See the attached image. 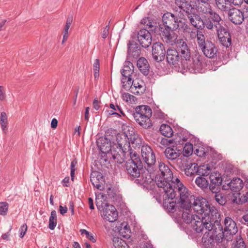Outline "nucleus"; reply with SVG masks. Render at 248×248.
<instances>
[{
    "label": "nucleus",
    "instance_id": "obj_1",
    "mask_svg": "<svg viewBox=\"0 0 248 248\" xmlns=\"http://www.w3.org/2000/svg\"><path fill=\"white\" fill-rule=\"evenodd\" d=\"M158 168L161 175L155 176V183L159 188L160 192H165L170 198L175 196L174 189L172 188V182L175 181L173 174L169 167L163 162L158 165Z\"/></svg>",
    "mask_w": 248,
    "mask_h": 248
},
{
    "label": "nucleus",
    "instance_id": "obj_2",
    "mask_svg": "<svg viewBox=\"0 0 248 248\" xmlns=\"http://www.w3.org/2000/svg\"><path fill=\"white\" fill-rule=\"evenodd\" d=\"M171 185L172 188L174 189L175 197L176 192H178L180 197V207H184L185 205L191 207L192 200L195 197L190 195L188 190L180 182L178 178H175V181L172 182Z\"/></svg>",
    "mask_w": 248,
    "mask_h": 248
},
{
    "label": "nucleus",
    "instance_id": "obj_3",
    "mask_svg": "<svg viewBox=\"0 0 248 248\" xmlns=\"http://www.w3.org/2000/svg\"><path fill=\"white\" fill-rule=\"evenodd\" d=\"M152 115L151 108L148 106H140L136 108L132 114L134 120L140 126L148 128L152 126L150 117Z\"/></svg>",
    "mask_w": 248,
    "mask_h": 248
},
{
    "label": "nucleus",
    "instance_id": "obj_4",
    "mask_svg": "<svg viewBox=\"0 0 248 248\" xmlns=\"http://www.w3.org/2000/svg\"><path fill=\"white\" fill-rule=\"evenodd\" d=\"M96 205L97 209L101 211V216L104 219L110 222H113L117 220L118 213L113 205L104 203L101 201H98L97 199Z\"/></svg>",
    "mask_w": 248,
    "mask_h": 248
},
{
    "label": "nucleus",
    "instance_id": "obj_5",
    "mask_svg": "<svg viewBox=\"0 0 248 248\" xmlns=\"http://www.w3.org/2000/svg\"><path fill=\"white\" fill-rule=\"evenodd\" d=\"M206 6L207 8L205 11L203 10V12L205 14L209 13L210 16L205 22V27L208 29L215 31L223 27V22H220L221 19L219 15L211 9L208 3L206 4Z\"/></svg>",
    "mask_w": 248,
    "mask_h": 248
},
{
    "label": "nucleus",
    "instance_id": "obj_6",
    "mask_svg": "<svg viewBox=\"0 0 248 248\" xmlns=\"http://www.w3.org/2000/svg\"><path fill=\"white\" fill-rule=\"evenodd\" d=\"M205 219H209L208 222H211L214 226L213 232H217L221 231L222 230V226L220 223V220L218 219L220 214L217 208L214 206H211L209 204V209L207 210V213L204 215Z\"/></svg>",
    "mask_w": 248,
    "mask_h": 248
},
{
    "label": "nucleus",
    "instance_id": "obj_7",
    "mask_svg": "<svg viewBox=\"0 0 248 248\" xmlns=\"http://www.w3.org/2000/svg\"><path fill=\"white\" fill-rule=\"evenodd\" d=\"M195 218L193 222L190 223L193 229L198 233H200L204 230L209 232H213L214 226L209 221V219H205L204 216L200 217L197 216L195 217Z\"/></svg>",
    "mask_w": 248,
    "mask_h": 248
},
{
    "label": "nucleus",
    "instance_id": "obj_8",
    "mask_svg": "<svg viewBox=\"0 0 248 248\" xmlns=\"http://www.w3.org/2000/svg\"><path fill=\"white\" fill-rule=\"evenodd\" d=\"M143 166L141 160L127 161L125 164L126 171L131 179L140 176L143 170Z\"/></svg>",
    "mask_w": 248,
    "mask_h": 248
},
{
    "label": "nucleus",
    "instance_id": "obj_9",
    "mask_svg": "<svg viewBox=\"0 0 248 248\" xmlns=\"http://www.w3.org/2000/svg\"><path fill=\"white\" fill-rule=\"evenodd\" d=\"M175 30L169 28H161L160 36L163 41L171 46L175 45L179 40Z\"/></svg>",
    "mask_w": 248,
    "mask_h": 248
},
{
    "label": "nucleus",
    "instance_id": "obj_10",
    "mask_svg": "<svg viewBox=\"0 0 248 248\" xmlns=\"http://www.w3.org/2000/svg\"><path fill=\"white\" fill-rule=\"evenodd\" d=\"M209 203L208 201L202 197H197L192 200L191 207L198 214H203L207 213V210L209 209Z\"/></svg>",
    "mask_w": 248,
    "mask_h": 248
},
{
    "label": "nucleus",
    "instance_id": "obj_11",
    "mask_svg": "<svg viewBox=\"0 0 248 248\" xmlns=\"http://www.w3.org/2000/svg\"><path fill=\"white\" fill-rule=\"evenodd\" d=\"M141 156L149 168H152L155 163V156L152 148L148 145H143L141 147Z\"/></svg>",
    "mask_w": 248,
    "mask_h": 248
},
{
    "label": "nucleus",
    "instance_id": "obj_12",
    "mask_svg": "<svg viewBox=\"0 0 248 248\" xmlns=\"http://www.w3.org/2000/svg\"><path fill=\"white\" fill-rule=\"evenodd\" d=\"M152 52L154 60L157 62L163 61L166 53L163 44L160 42L153 44Z\"/></svg>",
    "mask_w": 248,
    "mask_h": 248
},
{
    "label": "nucleus",
    "instance_id": "obj_13",
    "mask_svg": "<svg viewBox=\"0 0 248 248\" xmlns=\"http://www.w3.org/2000/svg\"><path fill=\"white\" fill-rule=\"evenodd\" d=\"M138 41L141 46L144 48L148 47L152 44V37L149 31L141 29L137 34Z\"/></svg>",
    "mask_w": 248,
    "mask_h": 248
},
{
    "label": "nucleus",
    "instance_id": "obj_14",
    "mask_svg": "<svg viewBox=\"0 0 248 248\" xmlns=\"http://www.w3.org/2000/svg\"><path fill=\"white\" fill-rule=\"evenodd\" d=\"M162 20L165 28L176 30L179 27L178 18L173 14L169 12L164 14L162 16Z\"/></svg>",
    "mask_w": 248,
    "mask_h": 248
},
{
    "label": "nucleus",
    "instance_id": "obj_15",
    "mask_svg": "<svg viewBox=\"0 0 248 248\" xmlns=\"http://www.w3.org/2000/svg\"><path fill=\"white\" fill-rule=\"evenodd\" d=\"M177 49L180 57L186 61H190L191 54L190 50L186 42L183 39H179L176 43Z\"/></svg>",
    "mask_w": 248,
    "mask_h": 248
},
{
    "label": "nucleus",
    "instance_id": "obj_16",
    "mask_svg": "<svg viewBox=\"0 0 248 248\" xmlns=\"http://www.w3.org/2000/svg\"><path fill=\"white\" fill-rule=\"evenodd\" d=\"M177 49L180 57L186 61H190L191 54L190 50L186 42L183 39H179L176 43Z\"/></svg>",
    "mask_w": 248,
    "mask_h": 248
},
{
    "label": "nucleus",
    "instance_id": "obj_17",
    "mask_svg": "<svg viewBox=\"0 0 248 248\" xmlns=\"http://www.w3.org/2000/svg\"><path fill=\"white\" fill-rule=\"evenodd\" d=\"M180 55L176 49L169 48L166 52V59L168 63L174 67H179L181 62Z\"/></svg>",
    "mask_w": 248,
    "mask_h": 248
},
{
    "label": "nucleus",
    "instance_id": "obj_18",
    "mask_svg": "<svg viewBox=\"0 0 248 248\" xmlns=\"http://www.w3.org/2000/svg\"><path fill=\"white\" fill-rule=\"evenodd\" d=\"M224 232L226 236L231 238L238 232V228L235 221L230 217H226L224 220Z\"/></svg>",
    "mask_w": 248,
    "mask_h": 248
},
{
    "label": "nucleus",
    "instance_id": "obj_19",
    "mask_svg": "<svg viewBox=\"0 0 248 248\" xmlns=\"http://www.w3.org/2000/svg\"><path fill=\"white\" fill-rule=\"evenodd\" d=\"M153 177L154 176L152 177L149 172V170L147 169L140 172V176L137 177L135 182L144 187H148L149 185H151L154 183Z\"/></svg>",
    "mask_w": 248,
    "mask_h": 248
},
{
    "label": "nucleus",
    "instance_id": "obj_20",
    "mask_svg": "<svg viewBox=\"0 0 248 248\" xmlns=\"http://www.w3.org/2000/svg\"><path fill=\"white\" fill-rule=\"evenodd\" d=\"M216 31L221 45L226 47L230 46L232 44V39L230 33L227 30L223 27Z\"/></svg>",
    "mask_w": 248,
    "mask_h": 248
},
{
    "label": "nucleus",
    "instance_id": "obj_21",
    "mask_svg": "<svg viewBox=\"0 0 248 248\" xmlns=\"http://www.w3.org/2000/svg\"><path fill=\"white\" fill-rule=\"evenodd\" d=\"M116 139L119 146L118 149L120 151L125 153L129 151L131 146L130 145L129 141H128L127 134L125 133L119 134L117 135Z\"/></svg>",
    "mask_w": 248,
    "mask_h": 248
},
{
    "label": "nucleus",
    "instance_id": "obj_22",
    "mask_svg": "<svg viewBox=\"0 0 248 248\" xmlns=\"http://www.w3.org/2000/svg\"><path fill=\"white\" fill-rule=\"evenodd\" d=\"M187 13V17L190 23L197 30H202L205 26V22H203L200 15L195 13Z\"/></svg>",
    "mask_w": 248,
    "mask_h": 248
},
{
    "label": "nucleus",
    "instance_id": "obj_23",
    "mask_svg": "<svg viewBox=\"0 0 248 248\" xmlns=\"http://www.w3.org/2000/svg\"><path fill=\"white\" fill-rule=\"evenodd\" d=\"M201 49L204 55L209 58H214L217 56L218 49L215 45L211 41H206V44Z\"/></svg>",
    "mask_w": 248,
    "mask_h": 248
},
{
    "label": "nucleus",
    "instance_id": "obj_24",
    "mask_svg": "<svg viewBox=\"0 0 248 248\" xmlns=\"http://www.w3.org/2000/svg\"><path fill=\"white\" fill-rule=\"evenodd\" d=\"M229 18L233 23L239 25L244 21V14L240 10L232 9L229 11Z\"/></svg>",
    "mask_w": 248,
    "mask_h": 248
},
{
    "label": "nucleus",
    "instance_id": "obj_25",
    "mask_svg": "<svg viewBox=\"0 0 248 248\" xmlns=\"http://www.w3.org/2000/svg\"><path fill=\"white\" fill-rule=\"evenodd\" d=\"M140 48L138 45L133 41H129L127 50L129 59H137L140 56Z\"/></svg>",
    "mask_w": 248,
    "mask_h": 248
},
{
    "label": "nucleus",
    "instance_id": "obj_26",
    "mask_svg": "<svg viewBox=\"0 0 248 248\" xmlns=\"http://www.w3.org/2000/svg\"><path fill=\"white\" fill-rule=\"evenodd\" d=\"M191 207H188L185 205L184 207H180V211L182 212V218L184 222L187 224H190L193 222L195 217L198 215L193 214L191 213L190 209Z\"/></svg>",
    "mask_w": 248,
    "mask_h": 248
},
{
    "label": "nucleus",
    "instance_id": "obj_27",
    "mask_svg": "<svg viewBox=\"0 0 248 248\" xmlns=\"http://www.w3.org/2000/svg\"><path fill=\"white\" fill-rule=\"evenodd\" d=\"M97 143L100 151L110 156V154L112 151L110 141L106 138H101L97 140Z\"/></svg>",
    "mask_w": 248,
    "mask_h": 248
},
{
    "label": "nucleus",
    "instance_id": "obj_28",
    "mask_svg": "<svg viewBox=\"0 0 248 248\" xmlns=\"http://www.w3.org/2000/svg\"><path fill=\"white\" fill-rule=\"evenodd\" d=\"M160 192L162 194H164L163 195L164 199L163 205L164 207L169 212H174L175 211L176 207H177L176 202L173 201L175 196L174 197L170 198L169 196H168L165 192Z\"/></svg>",
    "mask_w": 248,
    "mask_h": 248
},
{
    "label": "nucleus",
    "instance_id": "obj_29",
    "mask_svg": "<svg viewBox=\"0 0 248 248\" xmlns=\"http://www.w3.org/2000/svg\"><path fill=\"white\" fill-rule=\"evenodd\" d=\"M164 154L168 159L173 160L177 159L180 156L181 151L180 150H178L176 147H168L165 150Z\"/></svg>",
    "mask_w": 248,
    "mask_h": 248
},
{
    "label": "nucleus",
    "instance_id": "obj_30",
    "mask_svg": "<svg viewBox=\"0 0 248 248\" xmlns=\"http://www.w3.org/2000/svg\"><path fill=\"white\" fill-rule=\"evenodd\" d=\"M137 66L140 71L144 75H147L149 71V64L147 60L143 58H140L137 63Z\"/></svg>",
    "mask_w": 248,
    "mask_h": 248
},
{
    "label": "nucleus",
    "instance_id": "obj_31",
    "mask_svg": "<svg viewBox=\"0 0 248 248\" xmlns=\"http://www.w3.org/2000/svg\"><path fill=\"white\" fill-rule=\"evenodd\" d=\"M218 234H217L215 238V242L219 246L222 245V243H223V246H225V245L227 244L228 241L231 240V237H229V236H226L224 232L223 231V229L219 231ZM215 232L212 231V233Z\"/></svg>",
    "mask_w": 248,
    "mask_h": 248
},
{
    "label": "nucleus",
    "instance_id": "obj_32",
    "mask_svg": "<svg viewBox=\"0 0 248 248\" xmlns=\"http://www.w3.org/2000/svg\"><path fill=\"white\" fill-rule=\"evenodd\" d=\"M228 186L232 191L236 192L243 187V181L239 178H233L228 184Z\"/></svg>",
    "mask_w": 248,
    "mask_h": 248
},
{
    "label": "nucleus",
    "instance_id": "obj_33",
    "mask_svg": "<svg viewBox=\"0 0 248 248\" xmlns=\"http://www.w3.org/2000/svg\"><path fill=\"white\" fill-rule=\"evenodd\" d=\"M111 155L113 159L117 163L122 164L127 158V152H122V151L113 150L111 151L110 155Z\"/></svg>",
    "mask_w": 248,
    "mask_h": 248
},
{
    "label": "nucleus",
    "instance_id": "obj_34",
    "mask_svg": "<svg viewBox=\"0 0 248 248\" xmlns=\"http://www.w3.org/2000/svg\"><path fill=\"white\" fill-rule=\"evenodd\" d=\"M133 72L134 66L132 63L129 61L125 62L124 67L121 71L122 76L131 77Z\"/></svg>",
    "mask_w": 248,
    "mask_h": 248
},
{
    "label": "nucleus",
    "instance_id": "obj_35",
    "mask_svg": "<svg viewBox=\"0 0 248 248\" xmlns=\"http://www.w3.org/2000/svg\"><path fill=\"white\" fill-rule=\"evenodd\" d=\"M161 133L164 136L168 138L173 135V130L171 127L168 124H163L160 127Z\"/></svg>",
    "mask_w": 248,
    "mask_h": 248
},
{
    "label": "nucleus",
    "instance_id": "obj_36",
    "mask_svg": "<svg viewBox=\"0 0 248 248\" xmlns=\"http://www.w3.org/2000/svg\"><path fill=\"white\" fill-rule=\"evenodd\" d=\"M175 3L181 10L186 13L191 7V5L186 0H175Z\"/></svg>",
    "mask_w": 248,
    "mask_h": 248
},
{
    "label": "nucleus",
    "instance_id": "obj_37",
    "mask_svg": "<svg viewBox=\"0 0 248 248\" xmlns=\"http://www.w3.org/2000/svg\"><path fill=\"white\" fill-rule=\"evenodd\" d=\"M0 124L3 132L6 133L7 130V116L5 112H2L0 116Z\"/></svg>",
    "mask_w": 248,
    "mask_h": 248
},
{
    "label": "nucleus",
    "instance_id": "obj_38",
    "mask_svg": "<svg viewBox=\"0 0 248 248\" xmlns=\"http://www.w3.org/2000/svg\"><path fill=\"white\" fill-rule=\"evenodd\" d=\"M128 141H129L130 144H135L136 145H139L140 142V140L139 138V135L135 134L134 132L132 131L131 133L128 134Z\"/></svg>",
    "mask_w": 248,
    "mask_h": 248
},
{
    "label": "nucleus",
    "instance_id": "obj_39",
    "mask_svg": "<svg viewBox=\"0 0 248 248\" xmlns=\"http://www.w3.org/2000/svg\"><path fill=\"white\" fill-rule=\"evenodd\" d=\"M209 178L211 184H215L217 185H220L222 183V178L220 174L217 172L211 173L210 175Z\"/></svg>",
    "mask_w": 248,
    "mask_h": 248
},
{
    "label": "nucleus",
    "instance_id": "obj_40",
    "mask_svg": "<svg viewBox=\"0 0 248 248\" xmlns=\"http://www.w3.org/2000/svg\"><path fill=\"white\" fill-rule=\"evenodd\" d=\"M196 38H197V43L200 48L206 44L205 36L201 31H197L196 33Z\"/></svg>",
    "mask_w": 248,
    "mask_h": 248
},
{
    "label": "nucleus",
    "instance_id": "obj_41",
    "mask_svg": "<svg viewBox=\"0 0 248 248\" xmlns=\"http://www.w3.org/2000/svg\"><path fill=\"white\" fill-rule=\"evenodd\" d=\"M57 224V214L55 210L51 212L50 217L49 219L48 227L50 230H54Z\"/></svg>",
    "mask_w": 248,
    "mask_h": 248
},
{
    "label": "nucleus",
    "instance_id": "obj_42",
    "mask_svg": "<svg viewBox=\"0 0 248 248\" xmlns=\"http://www.w3.org/2000/svg\"><path fill=\"white\" fill-rule=\"evenodd\" d=\"M197 172L199 175L207 176L211 172V168L209 165H203L199 167Z\"/></svg>",
    "mask_w": 248,
    "mask_h": 248
},
{
    "label": "nucleus",
    "instance_id": "obj_43",
    "mask_svg": "<svg viewBox=\"0 0 248 248\" xmlns=\"http://www.w3.org/2000/svg\"><path fill=\"white\" fill-rule=\"evenodd\" d=\"M195 183L199 187L202 188L207 187L208 185V181L202 176H199L196 179Z\"/></svg>",
    "mask_w": 248,
    "mask_h": 248
},
{
    "label": "nucleus",
    "instance_id": "obj_44",
    "mask_svg": "<svg viewBox=\"0 0 248 248\" xmlns=\"http://www.w3.org/2000/svg\"><path fill=\"white\" fill-rule=\"evenodd\" d=\"M197 31L198 30L196 29H194L190 26L183 32L190 39H194L196 38V33Z\"/></svg>",
    "mask_w": 248,
    "mask_h": 248
},
{
    "label": "nucleus",
    "instance_id": "obj_45",
    "mask_svg": "<svg viewBox=\"0 0 248 248\" xmlns=\"http://www.w3.org/2000/svg\"><path fill=\"white\" fill-rule=\"evenodd\" d=\"M197 31L198 30L196 29H194L190 26L183 32L190 39H194L196 38V33Z\"/></svg>",
    "mask_w": 248,
    "mask_h": 248
},
{
    "label": "nucleus",
    "instance_id": "obj_46",
    "mask_svg": "<svg viewBox=\"0 0 248 248\" xmlns=\"http://www.w3.org/2000/svg\"><path fill=\"white\" fill-rule=\"evenodd\" d=\"M183 155L185 156H189L193 153V145L189 142L185 144L183 148Z\"/></svg>",
    "mask_w": 248,
    "mask_h": 248
},
{
    "label": "nucleus",
    "instance_id": "obj_47",
    "mask_svg": "<svg viewBox=\"0 0 248 248\" xmlns=\"http://www.w3.org/2000/svg\"><path fill=\"white\" fill-rule=\"evenodd\" d=\"M109 107L111 109H113L112 110L108 111V113L109 115H116L120 116V115L118 113V111L120 112L122 114H124L122 110V109L120 106L118 105L115 106L113 104H110Z\"/></svg>",
    "mask_w": 248,
    "mask_h": 248
},
{
    "label": "nucleus",
    "instance_id": "obj_48",
    "mask_svg": "<svg viewBox=\"0 0 248 248\" xmlns=\"http://www.w3.org/2000/svg\"><path fill=\"white\" fill-rule=\"evenodd\" d=\"M141 23L144 25V28L143 29H147L150 31H154L155 30V27L153 25L152 22L148 18H145L142 20Z\"/></svg>",
    "mask_w": 248,
    "mask_h": 248
},
{
    "label": "nucleus",
    "instance_id": "obj_49",
    "mask_svg": "<svg viewBox=\"0 0 248 248\" xmlns=\"http://www.w3.org/2000/svg\"><path fill=\"white\" fill-rule=\"evenodd\" d=\"M129 156L130 159L127 161H133V162L136 161V160H140L139 155L134 151L132 150V148H130L129 151L127 152V157Z\"/></svg>",
    "mask_w": 248,
    "mask_h": 248
},
{
    "label": "nucleus",
    "instance_id": "obj_50",
    "mask_svg": "<svg viewBox=\"0 0 248 248\" xmlns=\"http://www.w3.org/2000/svg\"><path fill=\"white\" fill-rule=\"evenodd\" d=\"M93 69L94 72V77L95 78H98L99 77V72L100 69L99 60L96 59L93 65Z\"/></svg>",
    "mask_w": 248,
    "mask_h": 248
},
{
    "label": "nucleus",
    "instance_id": "obj_51",
    "mask_svg": "<svg viewBox=\"0 0 248 248\" xmlns=\"http://www.w3.org/2000/svg\"><path fill=\"white\" fill-rule=\"evenodd\" d=\"M123 98L124 101L129 103H132L136 100V97L129 93H123Z\"/></svg>",
    "mask_w": 248,
    "mask_h": 248
},
{
    "label": "nucleus",
    "instance_id": "obj_52",
    "mask_svg": "<svg viewBox=\"0 0 248 248\" xmlns=\"http://www.w3.org/2000/svg\"><path fill=\"white\" fill-rule=\"evenodd\" d=\"M9 205L6 202H0V215L5 216L7 214Z\"/></svg>",
    "mask_w": 248,
    "mask_h": 248
},
{
    "label": "nucleus",
    "instance_id": "obj_53",
    "mask_svg": "<svg viewBox=\"0 0 248 248\" xmlns=\"http://www.w3.org/2000/svg\"><path fill=\"white\" fill-rule=\"evenodd\" d=\"M215 200L220 205H224L226 202V198L220 193H216L215 195Z\"/></svg>",
    "mask_w": 248,
    "mask_h": 248
},
{
    "label": "nucleus",
    "instance_id": "obj_54",
    "mask_svg": "<svg viewBox=\"0 0 248 248\" xmlns=\"http://www.w3.org/2000/svg\"><path fill=\"white\" fill-rule=\"evenodd\" d=\"M121 81L124 88H129L131 86L132 79L131 77H125L123 76Z\"/></svg>",
    "mask_w": 248,
    "mask_h": 248
},
{
    "label": "nucleus",
    "instance_id": "obj_55",
    "mask_svg": "<svg viewBox=\"0 0 248 248\" xmlns=\"http://www.w3.org/2000/svg\"><path fill=\"white\" fill-rule=\"evenodd\" d=\"M142 84L143 82L140 81V83L138 80H132V83L130 87L132 89L135 88V89H138L139 90H141V89H143Z\"/></svg>",
    "mask_w": 248,
    "mask_h": 248
},
{
    "label": "nucleus",
    "instance_id": "obj_56",
    "mask_svg": "<svg viewBox=\"0 0 248 248\" xmlns=\"http://www.w3.org/2000/svg\"><path fill=\"white\" fill-rule=\"evenodd\" d=\"M232 248H246L245 244L241 238L237 239Z\"/></svg>",
    "mask_w": 248,
    "mask_h": 248
},
{
    "label": "nucleus",
    "instance_id": "obj_57",
    "mask_svg": "<svg viewBox=\"0 0 248 248\" xmlns=\"http://www.w3.org/2000/svg\"><path fill=\"white\" fill-rule=\"evenodd\" d=\"M77 164V161L76 159L73 160L71 163L70 165V169H71V180L73 181L74 180V177H75V171L76 170V166Z\"/></svg>",
    "mask_w": 248,
    "mask_h": 248
},
{
    "label": "nucleus",
    "instance_id": "obj_58",
    "mask_svg": "<svg viewBox=\"0 0 248 248\" xmlns=\"http://www.w3.org/2000/svg\"><path fill=\"white\" fill-rule=\"evenodd\" d=\"M90 180L93 185L98 189H101L102 186L103 182L98 181L96 179H95L93 176H90Z\"/></svg>",
    "mask_w": 248,
    "mask_h": 248
},
{
    "label": "nucleus",
    "instance_id": "obj_59",
    "mask_svg": "<svg viewBox=\"0 0 248 248\" xmlns=\"http://www.w3.org/2000/svg\"><path fill=\"white\" fill-rule=\"evenodd\" d=\"M80 232L81 234H85L86 237L92 242L94 243L96 242V239L94 238L93 236L87 230L85 229H81Z\"/></svg>",
    "mask_w": 248,
    "mask_h": 248
},
{
    "label": "nucleus",
    "instance_id": "obj_60",
    "mask_svg": "<svg viewBox=\"0 0 248 248\" xmlns=\"http://www.w3.org/2000/svg\"><path fill=\"white\" fill-rule=\"evenodd\" d=\"M124 240L119 237H114L113 239V245L115 248H119L121 247L122 242Z\"/></svg>",
    "mask_w": 248,
    "mask_h": 248
},
{
    "label": "nucleus",
    "instance_id": "obj_61",
    "mask_svg": "<svg viewBox=\"0 0 248 248\" xmlns=\"http://www.w3.org/2000/svg\"><path fill=\"white\" fill-rule=\"evenodd\" d=\"M195 154L200 157H204L206 155L207 152L205 151L203 147H199L196 149Z\"/></svg>",
    "mask_w": 248,
    "mask_h": 248
},
{
    "label": "nucleus",
    "instance_id": "obj_62",
    "mask_svg": "<svg viewBox=\"0 0 248 248\" xmlns=\"http://www.w3.org/2000/svg\"><path fill=\"white\" fill-rule=\"evenodd\" d=\"M90 176H93L98 181L104 182V180L102 174L99 172H94L91 174Z\"/></svg>",
    "mask_w": 248,
    "mask_h": 248
},
{
    "label": "nucleus",
    "instance_id": "obj_63",
    "mask_svg": "<svg viewBox=\"0 0 248 248\" xmlns=\"http://www.w3.org/2000/svg\"><path fill=\"white\" fill-rule=\"evenodd\" d=\"M216 4L219 8L225 11L227 10V7L225 4V0H216Z\"/></svg>",
    "mask_w": 248,
    "mask_h": 248
},
{
    "label": "nucleus",
    "instance_id": "obj_64",
    "mask_svg": "<svg viewBox=\"0 0 248 248\" xmlns=\"http://www.w3.org/2000/svg\"><path fill=\"white\" fill-rule=\"evenodd\" d=\"M190 26L187 23L183 21L182 20H179V29H181L184 32L186 30L188 27Z\"/></svg>",
    "mask_w": 248,
    "mask_h": 248
}]
</instances>
